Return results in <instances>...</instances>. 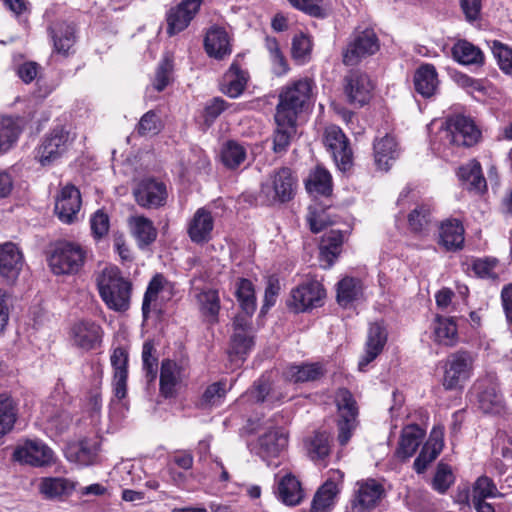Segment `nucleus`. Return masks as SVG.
Returning a JSON list of instances; mask_svg holds the SVG:
<instances>
[{
	"label": "nucleus",
	"mask_w": 512,
	"mask_h": 512,
	"mask_svg": "<svg viewBox=\"0 0 512 512\" xmlns=\"http://www.w3.org/2000/svg\"><path fill=\"white\" fill-rule=\"evenodd\" d=\"M96 283L99 296L109 310L120 313L129 310L133 284L117 266L105 267Z\"/></svg>",
	"instance_id": "obj_1"
},
{
	"label": "nucleus",
	"mask_w": 512,
	"mask_h": 512,
	"mask_svg": "<svg viewBox=\"0 0 512 512\" xmlns=\"http://www.w3.org/2000/svg\"><path fill=\"white\" fill-rule=\"evenodd\" d=\"M315 82L309 77H303L289 82L281 88L275 115L282 123L297 121L299 115L310 105L313 99Z\"/></svg>",
	"instance_id": "obj_2"
},
{
	"label": "nucleus",
	"mask_w": 512,
	"mask_h": 512,
	"mask_svg": "<svg viewBox=\"0 0 512 512\" xmlns=\"http://www.w3.org/2000/svg\"><path fill=\"white\" fill-rule=\"evenodd\" d=\"M297 178L288 167L273 171L261 183L260 190L255 196L254 204L260 206H274L290 201L296 192Z\"/></svg>",
	"instance_id": "obj_3"
},
{
	"label": "nucleus",
	"mask_w": 512,
	"mask_h": 512,
	"mask_svg": "<svg viewBox=\"0 0 512 512\" xmlns=\"http://www.w3.org/2000/svg\"><path fill=\"white\" fill-rule=\"evenodd\" d=\"M440 139L446 147H471L477 144L481 138V131L474 120L462 114L454 115L446 120L445 127L439 131ZM437 150L441 152V147ZM445 156L448 154L442 150Z\"/></svg>",
	"instance_id": "obj_4"
},
{
	"label": "nucleus",
	"mask_w": 512,
	"mask_h": 512,
	"mask_svg": "<svg viewBox=\"0 0 512 512\" xmlns=\"http://www.w3.org/2000/svg\"><path fill=\"white\" fill-rule=\"evenodd\" d=\"M474 358L469 351L458 350L450 353L443 362L442 385L447 391L462 390L472 376Z\"/></svg>",
	"instance_id": "obj_5"
},
{
	"label": "nucleus",
	"mask_w": 512,
	"mask_h": 512,
	"mask_svg": "<svg viewBox=\"0 0 512 512\" xmlns=\"http://www.w3.org/2000/svg\"><path fill=\"white\" fill-rule=\"evenodd\" d=\"M379 50L380 40L374 29L357 27L342 51V61L346 66H356L363 59L375 55Z\"/></svg>",
	"instance_id": "obj_6"
},
{
	"label": "nucleus",
	"mask_w": 512,
	"mask_h": 512,
	"mask_svg": "<svg viewBox=\"0 0 512 512\" xmlns=\"http://www.w3.org/2000/svg\"><path fill=\"white\" fill-rule=\"evenodd\" d=\"M288 447V433L280 427L271 428L248 444L251 453L260 457L267 465L277 466L275 459L280 458Z\"/></svg>",
	"instance_id": "obj_7"
},
{
	"label": "nucleus",
	"mask_w": 512,
	"mask_h": 512,
	"mask_svg": "<svg viewBox=\"0 0 512 512\" xmlns=\"http://www.w3.org/2000/svg\"><path fill=\"white\" fill-rule=\"evenodd\" d=\"M86 252L74 242H59L49 257V266L56 275L77 273L85 262Z\"/></svg>",
	"instance_id": "obj_8"
},
{
	"label": "nucleus",
	"mask_w": 512,
	"mask_h": 512,
	"mask_svg": "<svg viewBox=\"0 0 512 512\" xmlns=\"http://www.w3.org/2000/svg\"><path fill=\"white\" fill-rule=\"evenodd\" d=\"M12 458L20 464L37 468L48 467L56 463L54 451L39 439H26L19 443L13 451Z\"/></svg>",
	"instance_id": "obj_9"
},
{
	"label": "nucleus",
	"mask_w": 512,
	"mask_h": 512,
	"mask_svg": "<svg viewBox=\"0 0 512 512\" xmlns=\"http://www.w3.org/2000/svg\"><path fill=\"white\" fill-rule=\"evenodd\" d=\"M69 131L63 126L52 129L37 148V158L42 166H48L60 159L71 144Z\"/></svg>",
	"instance_id": "obj_10"
},
{
	"label": "nucleus",
	"mask_w": 512,
	"mask_h": 512,
	"mask_svg": "<svg viewBox=\"0 0 512 512\" xmlns=\"http://www.w3.org/2000/svg\"><path fill=\"white\" fill-rule=\"evenodd\" d=\"M325 295V289L319 281L307 280L292 289L288 306L295 312H306L322 306Z\"/></svg>",
	"instance_id": "obj_11"
},
{
	"label": "nucleus",
	"mask_w": 512,
	"mask_h": 512,
	"mask_svg": "<svg viewBox=\"0 0 512 512\" xmlns=\"http://www.w3.org/2000/svg\"><path fill=\"white\" fill-rule=\"evenodd\" d=\"M233 326L234 331L230 340L228 356L230 361L238 367L250 353L254 341L251 335L250 322L246 317H236Z\"/></svg>",
	"instance_id": "obj_12"
},
{
	"label": "nucleus",
	"mask_w": 512,
	"mask_h": 512,
	"mask_svg": "<svg viewBox=\"0 0 512 512\" xmlns=\"http://www.w3.org/2000/svg\"><path fill=\"white\" fill-rule=\"evenodd\" d=\"M204 0H181L166 12V32L174 36L184 31L197 16Z\"/></svg>",
	"instance_id": "obj_13"
},
{
	"label": "nucleus",
	"mask_w": 512,
	"mask_h": 512,
	"mask_svg": "<svg viewBox=\"0 0 512 512\" xmlns=\"http://www.w3.org/2000/svg\"><path fill=\"white\" fill-rule=\"evenodd\" d=\"M323 142L338 168L342 171L349 169L352 164V150L342 129L336 125L326 127Z\"/></svg>",
	"instance_id": "obj_14"
},
{
	"label": "nucleus",
	"mask_w": 512,
	"mask_h": 512,
	"mask_svg": "<svg viewBox=\"0 0 512 512\" xmlns=\"http://www.w3.org/2000/svg\"><path fill=\"white\" fill-rule=\"evenodd\" d=\"M133 196L139 206L151 209L165 205L168 195L163 182L147 178L137 184L133 190Z\"/></svg>",
	"instance_id": "obj_15"
},
{
	"label": "nucleus",
	"mask_w": 512,
	"mask_h": 512,
	"mask_svg": "<svg viewBox=\"0 0 512 512\" xmlns=\"http://www.w3.org/2000/svg\"><path fill=\"white\" fill-rule=\"evenodd\" d=\"M344 474L340 470H330L327 479L319 487L311 504L313 512H328L343 484Z\"/></svg>",
	"instance_id": "obj_16"
},
{
	"label": "nucleus",
	"mask_w": 512,
	"mask_h": 512,
	"mask_svg": "<svg viewBox=\"0 0 512 512\" xmlns=\"http://www.w3.org/2000/svg\"><path fill=\"white\" fill-rule=\"evenodd\" d=\"M103 330L94 321L82 320L76 322L70 329V340L74 347L90 351L100 345Z\"/></svg>",
	"instance_id": "obj_17"
},
{
	"label": "nucleus",
	"mask_w": 512,
	"mask_h": 512,
	"mask_svg": "<svg viewBox=\"0 0 512 512\" xmlns=\"http://www.w3.org/2000/svg\"><path fill=\"white\" fill-rule=\"evenodd\" d=\"M214 217L207 207L198 208L187 223V234L191 242L203 245L213 238Z\"/></svg>",
	"instance_id": "obj_18"
},
{
	"label": "nucleus",
	"mask_w": 512,
	"mask_h": 512,
	"mask_svg": "<svg viewBox=\"0 0 512 512\" xmlns=\"http://www.w3.org/2000/svg\"><path fill=\"white\" fill-rule=\"evenodd\" d=\"M344 92L351 104L363 106L372 95L373 84L369 76L360 71L349 72L344 78Z\"/></svg>",
	"instance_id": "obj_19"
},
{
	"label": "nucleus",
	"mask_w": 512,
	"mask_h": 512,
	"mask_svg": "<svg viewBox=\"0 0 512 512\" xmlns=\"http://www.w3.org/2000/svg\"><path fill=\"white\" fill-rule=\"evenodd\" d=\"M23 263V254L16 244L12 242L0 244V278L4 282L14 283L20 274Z\"/></svg>",
	"instance_id": "obj_20"
},
{
	"label": "nucleus",
	"mask_w": 512,
	"mask_h": 512,
	"mask_svg": "<svg viewBox=\"0 0 512 512\" xmlns=\"http://www.w3.org/2000/svg\"><path fill=\"white\" fill-rule=\"evenodd\" d=\"M357 485L358 489L352 501V508L355 512H369L378 505L384 496V487L375 479L358 482Z\"/></svg>",
	"instance_id": "obj_21"
},
{
	"label": "nucleus",
	"mask_w": 512,
	"mask_h": 512,
	"mask_svg": "<svg viewBox=\"0 0 512 512\" xmlns=\"http://www.w3.org/2000/svg\"><path fill=\"white\" fill-rule=\"evenodd\" d=\"M48 32L55 53L67 57L74 52L73 47L77 41V36L73 24L58 21L49 26Z\"/></svg>",
	"instance_id": "obj_22"
},
{
	"label": "nucleus",
	"mask_w": 512,
	"mask_h": 512,
	"mask_svg": "<svg viewBox=\"0 0 512 512\" xmlns=\"http://www.w3.org/2000/svg\"><path fill=\"white\" fill-rule=\"evenodd\" d=\"M81 207V195L73 185H66L60 191L55 203V213L64 223H72Z\"/></svg>",
	"instance_id": "obj_23"
},
{
	"label": "nucleus",
	"mask_w": 512,
	"mask_h": 512,
	"mask_svg": "<svg viewBox=\"0 0 512 512\" xmlns=\"http://www.w3.org/2000/svg\"><path fill=\"white\" fill-rule=\"evenodd\" d=\"M204 49L208 56L222 60L232 53L231 39L227 31L219 26L208 29L204 38Z\"/></svg>",
	"instance_id": "obj_24"
},
{
	"label": "nucleus",
	"mask_w": 512,
	"mask_h": 512,
	"mask_svg": "<svg viewBox=\"0 0 512 512\" xmlns=\"http://www.w3.org/2000/svg\"><path fill=\"white\" fill-rule=\"evenodd\" d=\"M183 367L171 359H164L160 368V394L173 398L182 382Z\"/></svg>",
	"instance_id": "obj_25"
},
{
	"label": "nucleus",
	"mask_w": 512,
	"mask_h": 512,
	"mask_svg": "<svg viewBox=\"0 0 512 512\" xmlns=\"http://www.w3.org/2000/svg\"><path fill=\"white\" fill-rule=\"evenodd\" d=\"M387 341V333L385 328L379 323L370 325L368 337L366 341L365 354L358 363L360 371H365L369 363L374 361L382 352Z\"/></svg>",
	"instance_id": "obj_26"
},
{
	"label": "nucleus",
	"mask_w": 512,
	"mask_h": 512,
	"mask_svg": "<svg viewBox=\"0 0 512 512\" xmlns=\"http://www.w3.org/2000/svg\"><path fill=\"white\" fill-rule=\"evenodd\" d=\"M464 227L457 219H448L440 225L439 245L446 251L456 252L464 246Z\"/></svg>",
	"instance_id": "obj_27"
},
{
	"label": "nucleus",
	"mask_w": 512,
	"mask_h": 512,
	"mask_svg": "<svg viewBox=\"0 0 512 512\" xmlns=\"http://www.w3.org/2000/svg\"><path fill=\"white\" fill-rule=\"evenodd\" d=\"M374 162L379 170L388 171L399 156L398 144L391 135L375 139L373 143Z\"/></svg>",
	"instance_id": "obj_28"
},
{
	"label": "nucleus",
	"mask_w": 512,
	"mask_h": 512,
	"mask_svg": "<svg viewBox=\"0 0 512 512\" xmlns=\"http://www.w3.org/2000/svg\"><path fill=\"white\" fill-rule=\"evenodd\" d=\"M344 234L340 230H331L323 235L319 247V261L324 268H330L342 252Z\"/></svg>",
	"instance_id": "obj_29"
},
{
	"label": "nucleus",
	"mask_w": 512,
	"mask_h": 512,
	"mask_svg": "<svg viewBox=\"0 0 512 512\" xmlns=\"http://www.w3.org/2000/svg\"><path fill=\"white\" fill-rule=\"evenodd\" d=\"M415 91L424 98L432 97L439 85L438 73L434 65L425 63L420 65L413 77Z\"/></svg>",
	"instance_id": "obj_30"
},
{
	"label": "nucleus",
	"mask_w": 512,
	"mask_h": 512,
	"mask_svg": "<svg viewBox=\"0 0 512 512\" xmlns=\"http://www.w3.org/2000/svg\"><path fill=\"white\" fill-rule=\"evenodd\" d=\"M433 339L437 344L452 347L458 343V328L453 317L436 316L433 323Z\"/></svg>",
	"instance_id": "obj_31"
},
{
	"label": "nucleus",
	"mask_w": 512,
	"mask_h": 512,
	"mask_svg": "<svg viewBox=\"0 0 512 512\" xmlns=\"http://www.w3.org/2000/svg\"><path fill=\"white\" fill-rule=\"evenodd\" d=\"M128 226L141 249L151 245L157 238V229L153 222L145 216L129 217Z\"/></svg>",
	"instance_id": "obj_32"
},
{
	"label": "nucleus",
	"mask_w": 512,
	"mask_h": 512,
	"mask_svg": "<svg viewBox=\"0 0 512 512\" xmlns=\"http://www.w3.org/2000/svg\"><path fill=\"white\" fill-rule=\"evenodd\" d=\"M18 402L9 392H0V438L9 434L18 419Z\"/></svg>",
	"instance_id": "obj_33"
},
{
	"label": "nucleus",
	"mask_w": 512,
	"mask_h": 512,
	"mask_svg": "<svg viewBox=\"0 0 512 512\" xmlns=\"http://www.w3.org/2000/svg\"><path fill=\"white\" fill-rule=\"evenodd\" d=\"M277 497L288 506L298 505L304 497L300 481L290 473L283 476L278 482Z\"/></svg>",
	"instance_id": "obj_34"
},
{
	"label": "nucleus",
	"mask_w": 512,
	"mask_h": 512,
	"mask_svg": "<svg viewBox=\"0 0 512 512\" xmlns=\"http://www.w3.org/2000/svg\"><path fill=\"white\" fill-rule=\"evenodd\" d=\"M248 73L234 61L223 78L222 91L231 98L239 97L247 84Z\"/></svg>",
	"instance_id": "obj_35"
},
{
	"label": "nucleus",
	"mask_w": 512,
	"mask_h": 512,
	"mask_svg": "<svg viewBox=\"0 0 512 512\" xmlns=\"http://www.w3.org/2000/svg\"><path fill=\"white\" fill-rule=\"evenodd\" d=\"M324 372L323 366L319 363L293 364L286 368L284 377L293 383H304L320 379Z\"/></svg>",
	"instance_id": "obj_36"
},
{
	"label": "nucleus",
	"mask_w": 512,
	"mask_h": 512,
	"mask_svg": "<svg viewBox=\"0 0 512 512\" xmlns=\"http://www.w3.org/2000/svg\"><path fill=\"white\" fill-rule=\"evenodd\" d=\"M424 437V431L417 425H408L402 430L397 456L408 459L415 454Z\"/></svg>",
	"instance_id": "obj_37"
},
{
	"label": "nucleus",
	"mask_w": 512,
	"mask_h": 512,
	"mask_svg": "<svg viewBox=\"0 0 512 512\" xmlns=\"http://www.w3.org/2000/svg\"><path fill=\"white\" fill-rule=\"evenodd\" d=\"M454 60L462 65H483L484 54L480 48L467 40H458L452 47Z\"/></svg>",
	"instance_id": "obj_38"
},
{
	"label": "nucleus",
	"mask_w": 512,
	"mask_h": 512,
	"mask_svg": "<svg viewBox=\"0 0 512 512\" xmlns=\"http://www.w3.org/2000/svg\"><path fill=\"white\" fill-rule=\"evenodd\" d=\"M442 449V433L432 432L427 445L422 449L418 457L414 461V469L418 474L423 473L428 464L436 459Z\"/></svg>",
	"instance_id": "obj_39"
},
{
	"label": "nucleus",
	"mask_w": 512,
	"mask_h": 512,
	"mask_svg": "<svg viewBox=\"0 0 512 512\" xmlns=\"http://www.w3.org/2000/svg\"><path fill=\"white\" fill-rule=\"evenodd\" d=\"M305 185L310 194L328 196L332 191V176L328 170L317 166L310 172Z\"/></svg>",
	"instance_id": "obj_40"
},
{
	"label": "nucleus",
	"mask_w": 512,
	"mask_h": 512,
	"mask_svg": "<svg viewBox=\"0 0 512 512\" xmlns=\"http://www.w3.org/2000/svg\"><path fill=\"white\" fill-rule=\"evenodd\" d=\"M166 283V278L160 273L154 275L149 281L142 302V315L144 320H147L150 313L155 310L158 295L164 289Z\"/></svg>",
	"instance_id": "obj_41"
},
{
	"label": "nucleus",
	"mask_w": 512,
	"mask_h": 512,
	"mask_svg": "<svg viewBox=\"0 0 512 512\" xmlns=\"http://www.w3.org/2000/svg\"><path fill=\"white\" fill-rule=\"evenodd\" d=\"M362 282L358 278L344 277L337 284V301L341 306H347L362 296Z\"/></svg>",
	"instance_id": "obj_42"
},
{
	"label": "nucleus",
	"mask_w": 512,
	"mask_h": 512,
	"mask_svg": "<svg viewBox=\"0 0 512 512\" xmlns=\"http://www.w3.org/2000/svg\"><path fill=\"white\" fill-rule=\"evenodd\" d=\"M264 46L269 53L273 73L276 76L286 75L290 70V67L280 48L278 40L273 36L267 35L264 39Z\"/></svg>",
	"instance_id": "obj_43"
},
{
	"label": "nucleus",
	"mask_w": 512,
	"mask_h": 512,
	"mask_svg": "<svg viewBox=\"0 0 512 512\" xmlns=\"http://www.w3.org/2000/svg\"><path fill=\"white\" fill-rule=\"evenodd\" d=\"M236 298L241 309L248 317H251L256 310V296L253 283L246 278H241L236 284Z\"/></svg>",
	"instance_id": "obj_44"
},
{
	"label": "nucleus",
	"mask_w": 512,
	"mask_h": 512,
	"mask_svg": "<svg viewBox=\"0 0 512 512\" xmlns=\"http://www.w3.org/2000/svg\"><path fill=\"white\" fill-rule=\"evenodd\" d=\"M197 302L202 314L216 322L220 311V298L215 289H203L196 294Z\"/></svg>",
	"instance_id": "obj_45"
},
{
	"label": "nucleus",
	"mask_w": 512,
	"mask_h": 512,
	"mask_svg": "<svg viewBox=\"0 0 512 512\" xmlns=\"http://www.w3.org/2000/svg\"><path fill=\"white\" fill-rule=\"evenodd\" d=\"M312 48L311 36L301 32L292 38L291 56L297 64L304 65L311 60Z\"/></svg>",
	"instance_id": "obj_46"
},
{
	"label": "nucleus",
	"mask_w": 512,
	"mask_h": 512,
	"mask_svg": "<svg viewBox=\"0 0 512 512\" xmlns=\"http://www.w3.org/2000/svg\"><path fill=\"white\" fill-rule=\"evenodd\" d=\"M277 129L274 133L273 150L276 153L285 152L290 145L291 138L296 134L297 121H290V123H282L278 115L274 116Z\"/></svg>",
	"instance_id": "obj_47"
},
{
	"label": "nucleus",
	"mask_w": 512,
	"mask_h": 512,
	"mask_svg": "<svg viewBox=\"0 0 512 512\" xmlns=\"http://www.w3.org/2000/svg\"><path fill=\"white\" fill-rule=\"evenodd\" d=\"M309 457L313 461L324 460L330 454V435L325 432H315L306 441Z\"/></svg>",
	"instance_id": "obj_48"
},
{
	"label": "nucleus",
	"mask_w": 512,
	"mask_h": 512,
	"mask_svg": "<svg viewBox=\"0 0 512 512\" xmlns=\"http://www.w3.org/2000/svg\"><path fill=\"white\" fill-rule=\"evenodd\" d=\"M142 369L148 383H152L157 378L158 356L154 342L147 340L142 347Z\"/></svg>",
	"instance_id": "obj_49"
},
{
	"label": "nucleus",
	"mask_w": 512,
	"mask_h": 512,
	"mask_svg": "<svg viewBox=\"0 0 512 512\" xmlns=\"http://www.w3.org/2000/svg\"><path fill=\"white\" fill-rule=\"evenodd\" d=\"M246 159V149L236 141L226 142L221 150V160L223 164L235 169L239 167Z\"/></svg>",
	"instance_id": "obj_50"
},
{
	"label": "nucleus",
	"mask_w": 512,
	"mask_h": 512,
	"mask_svg": "<svg viewBox=\"0 0 512 512\" xmlns=\"http://www.w3.org/2000/svg\"><path fill=\"white\" fill-rule=\"evenodd\" d=\"M69 489V481L60 477H45L39 484L40 493L48 499L60 497Z\"/></svg>",
	"instance_id": "obj_51"
},
{
	"label": "nucleus",
	"mask_w": 512,
	"mask_h": 512,
	"mask_svg": "<svg viewBox=\"0 0 512 512\" xmlns=\"http://www.w3.org/2000/svg\"><path fill=\"white\" fill-rule=\"evenodd\" d=\"M335 404L337 406L339 418L358 417L357 402L348 389L340 388L336 391Z\"/></svg>",
	"instance_id": "obj_52"
},
{
	"label": "nucleus",
	"mask_w": 512,
	"mask_h": 512,
	"mask_svg": "<svg viewBox=\"0 0 512 512\" xmlns=\"http://www.w3.org/2000/svg\"><path fill=\"white\" fill-rule=\"evenodd\" d=\"M20 128L12 117L0 119V152L7 151L17 140Z\"/></svg>",
	"instance_id": "obj_53"
},
{
	"label": "nucleus",
	"mask_w": 512,
	"mask_h": 512,
	"mask_svg": "<svg viewBox=\"0 0 512 512\" xmlns=\"http://www.w3.org/2000/svg\"><path fill=\"white\" fill-rule=\"evenodd\" d=\"M227 391L226 381L221 380L212 383L205 389L200 399V406L202 408H207L220 405L225 398Z\"/></svg>",
	"instance_id": "obj_54"
},
{
	"label": "nucleus",
	"mask_w": 512,
	"mask_h": 512,
	"mask_svg": "<svg viewBox=\"0 0 512 512\" xmlns=\"http://www.w3.org/2000/svg\"><path fill=\"white\" fill-rule=\"evenodd\" d=\"M431 222V207L427 204L418 205L408 215V224L413 232L419 233Z\"/></svg>",
	"instance_id": "obj_55"
},
{
	"label": "nucleus",
	"mask_w": 512,
	"mask_h": 512,
	"mask_svg": "<svg viewBox=\"0 0 512 512\" xmlns=\"http://www.w3.org/2000/svg\"><path fill=\"white\" fill-rule=\"evenodd\" d=\"M491 50L500 70L507 75H512V48L498 40H493Z\"/></svg>",
	"instance_id": "obj_56"
},
{
	"label": "nucleus",
	"mask_w": 512,
	"mask_h": 512,
	"mask_svg": "<svg viewBox=\"0 0 512 512\" xmlns=\"http://www.w3.org/2000/svg\"><path fill=\"white\" fill-rule=\"evenodd\" d=\"M163 123L159 115L150 110L146 112L141 118L137 125V133L140 136H154L161 132Z\"/></svg>",
	"instance_id": "obj_57"
},
{
	"label": "nucleus",
	"mask_w": 512,
	"mask_h": 512,
	"mask_svg": "<svg viewBox=\"0 0 512 512\" xmlns=\"http://www.w3.org/2000/svg\"><path fill=\"white\" fill-rule=\"evenodd\" d=\"M99 445L97 442L83 439L76 446L75 461L81 465H91L98 455Z\"/></svg>",
	"instance_id": "obj_58"
},
{
	"label": "nucleus",
	"mask_w": 512,
	"mask_h": 512,
	"mask_svg": "<svg viewBox=\"0 0 512 512\" xmlns=\"http://www.w3.org/2000/svg\"><path fill=\"white\" fill-rule=\"evenodd\" d=\"M455 477L451 467L448 464L439 463L432 480V487L440 494L446 493L454 483Z\"/></svg>",
	"instance_id": "obj_59"
},
{
	"label": "nucleus",
	"mask_w": 512,
	"mask_h": 512,
	"mask_svg": "<svg viewBox=\"0 0 512 512\" xmlns=\"http://www.w3.org/2000/svg\"><path fill=\"white\" fill-rule=\"evenodd\" d=\"M497 494L498 490L493 480L487 476H480L473 484L471 500L494 498Z\"/></svg>",
	"instance_id": "obj_60"
},
{
	"label": "nucleus",
	"mask_w": 512,
	"mask_h": 512,
	"mask_svg": "<svg viewBox=\"0 0 512 512\" xmlns=\"http://www.w3.org/2000/svg\"><path fill=\"white\" fill-rule=\"evenodd\" d=\"M290 5L311 17L325 18L327 13L323 7V0H288Z\"/></svg>",
	"instance_id": "obj_61"
},
{
	"label": "nucleus",
	"mask_w": 512,
	"mask_h": 512,
	"mask_svg": "<svg viewBox=\"0 0 512 512\" xmlns=\"http://www.w3.org/2000/svg\"><path fill=\"white\" fill-rule=\"evenodd\" d=\"M478 404L484 413H495L502 407V397L494 389H486L479 394Z\"/></svg>",
	"instance_id": "obj_62"
},
{
	"label": "nucleus",
	"mask_w": 512,
	"mask_h": 512,
	"mask_svg": "<svg viewBox=\"0 0 512 512\" xmlns=\"http://www.w3.org/2000/svg\"><path fill=\"white\" fill-rule=\"evenodd\" d=\"M358 417H343L337 421L338 435L337 440L341 446H345L350 441L354 431L358 426Z\"/></svg>",
	"instance_id": "obj_63"
},
{
	"label": "nucleus",
	"mask_w": 512,
	"mask_h": 512,
	"mask_svg": "<svg viewBox=\"0 0 512 512\" xmlns=\"http://www.w3.org/2000/svg\"><path fill=\"white\" fill-rule=\"evenodd\" d=\"M497 265L498 260L495 258L476 259L472 264V269L481 278L496 279L497 273L495 268Z\"/></svg>",
	"instance_id": "obj_64"
}]
</instances>
